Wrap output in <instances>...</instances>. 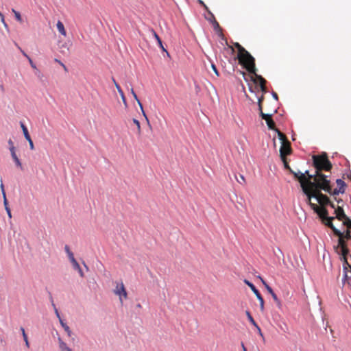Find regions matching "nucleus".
<instances>
[{
    "label": "nucleus",
    "instance_id": "1",
    "mask_svg": "<svg viewBox=\"0 0 351 351\" xmlns=\"http://www.w3.org/2000/svg\"><path fill=\"white\" fill-rule=\"evenodd\" d=\"M322 190L313 191L303 187V193L307 197V202L311 208L319 216L324 223L328 222V210L325 206L330 205L335 208V204L330 201L329 197L322 193Z\"/></svg>",
    "mask_w": 351,
    "mask_h": 351
},
{
    "label": "nucleus",
    "instance_id": "2",
    "mask_svg": "<svg viewBox=\"0 0 351 351\" xmlns=\"http://www.w3.org/2000/svg\"><path fill=\"white\" fill-rule=\"evenodd\" d=\"M234 46L238 51L237 58L241 64L250 73H255L256 71L254 58L239 43H234Z\"/></svg>",
    "mask_w": 351,
    "mask_h": 351
},
{
    "label": "nucleus",
    "instance_id": "3",
    "mask_svg": "<svg viewBox=\"0 0 351 351\" xmlns=\"http://www.w3.org/2000/svg\"><path fill=\"white\" fill-rule=\"evenodd\" d=\"M313 176L314 178L309 186L311 190H323L326 193L331 192L330 174L323 172H315Z\"/></svg>",
    "mask_w": 351,
    "mask_h": 351
},
{
    "label": "nucleus",
    "instance_id": "4",
    "mask_svg": "<svg viewBox=\"0 0 351 351\" xmlns=\"http://www.w3.org/2000/svg\"><path fill=\"white\" fill-rule=\"evenodd\" d=\"M313 167L315 168V172H323L330 174L332 165L328 160L326 153L319 155H313L312 156Z\"/></svg>",
    "mask_w": 351,
    "mask_h": 351
},
{
    "label": "nucleus",
    "instance_id": "5",
    "mask_svg": "<svg viewBox=\"0 0 351 351\" xmlns=\"http://www.w3.org/2000/svg\"><path fill=\"white\" fill-rule=\"evenodd\" d=\"M294 178L299 181L302 190L303 187L311 189L309 187L310 183H311L314 176L313 174L309 173V171L306 170L304 173L298 171L294 173Z\"/></svg>",
    "mask_w": 351,
    "mask_h": 351
},
{
    "label": "nucleus",
    "instance_id": "6",
    "mask_svg": "<svg viewBox=\"0 0 351 351\" xmlns=\"http://www.w3.org/2000/svg\"><path fill=\"white\" fill-rule=\"evenodd\" d=\"M333 219H334V217L328 218V222H325V225L330 227L332 229L334 234L339 237L338 245L337 246V249H338L339 247L340 249L346 247L348 246H347L346 242L345 241V240L343 239V233L341 232L340 230H339L334 226V225L332 223V221Z\"/></svg>",
    "mask_w": 351,
    "mask_h": 351
},
{
    "label": "nucleus",
    "instance_id": "7",
    "mask_svg": "<svg viewBox=\"0 0 351 351\" xmlns=\"http://www.w3.org/2000/svg\"><path fill=\"white\" fill-rule=\"evenodd\" d=\"M244 283L246 284L251 289V290L253 291V293H255V295H256L257 299L260 302L261 311H263V310H264V300H263V298L262 297L261 294L258 291V290L256 288V287L252 282H250L249 280H247L246 279L244 280Z\"/></svg>",
    "mask_w": 351,
    "mask_h": 351
},
{
    "label": "nucleus",
    "instance_id": "8",
    "mask_svg": "<svg viewBox=\"0 0 351 351\" xmlns=\"http://www.w3.org/2000/svg\"><path fill=\"white\" fill-rule=\"evenodd\" d=\"M114 294L119 296L121 303H123L122 298L126 299L128 298V293L125 290V286L122 282L117 283L116 288L114 290Z\"/></svg>",
    "mask_w": 351,
    "mask_h": 351
},
{
    "label": "nucleus",
    "instance_id": "9",
    "mask_svg": "<svg viewBox=\"0 0 351 351\" xmlns=\"http://www.w3.org/2000/svg\"><path fill=\"white\" fill-rule=\"evenodd\" d=\"M292 149L291 147V143L289 141L282 143L280 148V158H286L287 156L291 154Z\"/></svg>",
    "mask_w": 351,
    "mask_h": 351
},
{
    "label": "nucleus",
    "instance_id": "10",
    "mask_svg": "<svg viewBox=\"0 0 351 351\" xmlns=\"http://www.w3.org/2000/svg\"><path fill=\"white\" fill-rule=\"evenodd\" d=\"M254 75V77H252V80L255 83H258L263 93L267 92V88H266V80L260 75H258L256 73V71H255V73H253Z\"/></svg>",
    "mask_w": 351,
    "mask_h": 351
},
{
    "label": "nucleus",
    "instance_id": "11",
    "mask_svg": "<svg viewBox=\"0 0 351 351\" xmlns=\"http://www.w3.org/2000/svg\"><path fill=\"white\" fill-rule=\"evenodd\" d=\"M260 116L263 119L265 120L269 129L272 130H275L277 129L276 128V124L271 118V114H265L263 111H261L260 113Z\"/></svg>",
    "mask_w": 351,
    "mask_h": 351
},
{
    "label": "nucleus",
    "instance_id": "12",
    "mask_svg": "<svg viewBox=\"0 0 351 351\" xmlns=\"http://www.w3.org/2000/svg\"><path fill=\"white\" fill-rule=\"evenodd\" d=\"M20 125H21V129L23 130V134H24V136H25V139L29 142V146H30V149H34V143H33V141H32V140L31 138L29 133L28 132L27 128L26 127V125L22 121H20Z\"/></svg>",
    "mask_w": 351,
    "mask_h": 351
},
{
    "label": "nucleus",
    "instance_id": "13",
    "mask_svg": "<svg viewBox=\"0 0 351 351\" xmlns=\"http://www.w3.org/2000/svg\"><path fill=\"white\" fill-rule=\"evenodd\" d=\"M10 151L11 153L12 158L14 160L16 165L17 167H20L21 169H22V164H21L19 158H18V156L16 154L14 146H11L10 147Z\"/></svg>",
    "mask_w": 351,
    "mask_h": 351
},
{
    "label": "nucleus",
    "instance_id": "14",
    "mask_svg": "<svg viewBox=\"0 0 351 351\" xmlns=\"http://www.w3.org/2000/svg\"><path fill=\"white\" fill-rule=\"evenodd\" d=\"M53 306L54 307L55 313H56L57 317L59 318V320H60V322L62 326L64 328V330L67 332L68 335L71 336V331L69 327L65 323L63 322V321L62 320V319L60 316L58 309L56 308V307L55 306V305L53 304Z\"/></svg>",
    "mask_w": 351,
    "mask_h": 351
},
{
    "label": "nucleus",
    "instance_id": "15",
    "mask_svg": "<svg viewBox=\"0 0 351 351\" xmlns=\"http://www.w3.org/2000/svg\"><path fill=\"white\" fill-rule=\"evenodd\" d=\"M335 213L336 215V218L339 221H343L347 217L343 209L341 206H338L335 208Z\"/></svg>",
    "mask_w": 351,
    "mask_h": 351
},
{
    "label": "nucleus",
    "instance_id": "16",
    "mask_svg": "<svg viewBox=\"0 0 351 351\" xmlns=\"http://www.w3.org/2000/svg\"><path fill=\"white\" fill-rule=\"evenodd\" d=\"M56 27H57V29H58V32H60V34H61L64 36H66V32L65 30L64 24L62 23V21H58L56 24Z\"/></svg>",
    "mask_w": 351,
    "mask_h": 351
},
{
    "label": "nucleus",
    "instance_id": "17",
    "mask_svg": "<svg viewBox=\"0 0 351 351\" xmlns=\"http://www.w3.org/2000/svg\"><path fill=\"white\" fill-rule=\"evenodd\" d=\"M152 32L153 33V35H154V38L157 40L158 45H159V47L162 49V51H166L167 55H169V53L167 51L165 48L163 47L162 40L160 38V37L158 36V35L156 34V32L154 29H152Z\"/></svg>",
    "mask_w": 351,
    "mask_h": 351
},
{
    "label": "nucleus",
    "instance_id": "18",
    "mask_svg": "<svg viewBox=\"0 0 351 351\" xmlns=\"http://www.w3.org/2000/svg\"><path fill=\"white\" fill-rule=\"evenodd\" d=\"M275 131L278 134V136L279 140L280 141L281 144L289 141L286 135L285 134H283L282 132H281L278 129L275 130Z\"/></svg>",
    "mask_w": 351,
    "mask_h": 351
},
{
    "label": "nucleus",
    "instance_id": "19",
    "mask_svg": "<svg viewBox=\"0 0 351 351\" xmlns=\"http://www.w3.org/2000/svg\"><path fill=\"white\" fill-rule=\"evenodd\" d=\"M60 51L62 54H65L66 52L69 51V45L66 42L62 43L60 46Z\"/></svg>",
    "mask_w": 351,
    "mask_h": 351
},
{
    "label": "nucleus",
    "instance_id": "20",
    "mask_svg": "<svg viewBox=\"0 0 351 351\" xmlns=\"http://www.w3.org/2000/svg\"><path fill=\"white\" fill-rule=\"evenodd\" d=\"M211 18H212V19L210 21H211V22H212V23L213 25V27H214L215 30L216 32H221V27L219 26V24L216 21V19H215V16H214V15L213 14H211Z\"/></svg>",
    "mask_w": 351,
    "mask_h": 351
},
{
    "label": "nucleus",
    "instance_id": "21",
    "mask_svg": "<svg viewBox=\"0 0 351 351\" xmlns=\"http://www.w3.org/2000/svg\"><path fill=\"white\" fill-rule=\"evenodd\" d=\"M281 160H282V162H283V164H284V167H285V168L286 169L289 170V172H290L291 173H292V174L294 176V173H296L297 172H295V171H293L291 169V168L290 167V166H289V163H288V162H287V157H286V158H281Z\"/></svg>",
    "mask_w": 351,
    "mask_h": 351
},
{
    "label": "nucleus",
    "instance_id": "22",
    "mask_svg": "<svg viewBox=\"0 0 351 351\" xmlns=\"http://www.w3.org/2000/svg\"><path fill=\"white\" fill-rule=\"evenodd\" d=\"M3 204H4L5 209L7 212L8 217L10 218H11L12 217L11 210H10V207L8 206V199L6 197L3 198Z\"/></svg>",
    "mask_w": 351,
    "mask_h": 351
},
{
    "label": "nucleus",
    "instance_id": "23",
    "mask_svg": "<svg viewBox=\"0 0 351 351\" xmlns=\"http://www.w3.org/2000/svg\"><path fill=\"white\" fill-rule=\"evenodd\" d=\"M60 343V349L61 351H72L69 347H67L66 344L63 342L60 339H59Z\"/></svg>",
    "mask_w": 351,
    "mask_h": 351
},
{
    "label": "nucleus",
    "instance_id": "24",
    "mask_svg": "<svg viewBox=\"0 0 351 351\" xmlns=\"http://www.w3.org/2000/svg\"><path fill=\"white\" fill-rule=\"evenodd\" d=\"M336 182L339 187L338 189H339L340 190H343V191H345L346 184H345L344 181H343L341 179H337Z\"/></svg>",
    "mask_w": 351,
    "mask_h": 351
},
{
    "label": "nucleus",
    "instance_id": "25",
    "mask_svg": "<svg viewBox=\"0 0 351 351\" xmlns=\"http://www.w3.org/2000/svg\"><path fill=\"white\" fill-rule=\"evenodd\" d=\"M130 93H132V95L133 97L134 98V99L137 101V104L139 106L140 108H142V104H141V101L138 99V98L136 94L135 93L133 88H131Z\"/></svg>",
    "mask_w": 351,
    "mask_h": 351
},
{
    "label": "nucleus",
    "instance_id": "26",
    "mask_svg": "<svg viewBox=\"0 0 351 351\" xmlns=\"http://www.w3.org/2000/svg\"><path fill=\"white\" fill-rule=\"evenodd\" d=\"M21 331L22 332L23 340L25 342L26 346L29 347V341H28L27 335H26L25 329L23 327L21 328Z\"/></svg>",
    "mask_w": 351,
    "mask_h": 351
},
{
    "label": "nucleus",
    "instance_id": "27",
    "mask_svg": "<svg viewBox=\"0 0 351 351\" xmlns=\"http://www.w3.org/2000/svg\"><path fill=\"white\" fill-rule=\"evenodd\" d=\"M343 224L347 226L348 229H351V219L347 216L343 221Z\"/></svg>",
    "mask_w": 351,
    "mask_h": 351
},
{
    "label": "nucleus",
    "instance_id": "28",
    "mask_svg": "<svg viewBox=\"0 0 351 351\" xmlns=\"http://www.w3.org/2000/svg\"><path fill=\"white\" fill-rule=\"evenodd\" d=\"M246 313V315L247 317V319L248 320L250 321V322L253 325V326H256V322H255V320L254 319V318L252 317V316L251 315L250 311H247L245 312Z\"/></svg>",
    "mask_w": 351,
    "mask_h": 351
},
{
    "label": "nucleus",
    "instance_id": "29",
    "mask_svg": "<svg viewBox=\"0 0 351 351\" xmlns=\"http://www.w3.org/2000/svg\"><path fill=\"white\" fill-rule=\"evenodd\" d=\"M133 123L136 125V126L137 128L138 134L140 135L141 134V128L140 122L137 119H133Z\"/></svg>",
    "mask_w": 351,
    "mask_h": 351
},
{
    "label": "nucleus",
    "instance_id": "30",
    "mask_svg": "<svg viewBox=\"0 0 351 351\" xmlns=\"http://www.w3.org/2000/svg\"><path fill=\"white\" fill-rule=\"evenodd\" d=\"M344 192L343 190H340L339 189H335L333 190L331 189V192L328 193L332 195H337L339 193H343Z\"/></svg>",
    "mask_w": 351,
    "mask_h": 351
},
{
    "label": "nucleus",
    "instance_id": "31",
    "mask_svg": "<svg viewBox=\"0 0 351 351\" xmlns=\"http://www.w3.org/2000/svg\"><path fill=\"white\" fill-rule=\"evenodd\" d=\"M348 252H349V250H348V247H346L341 248L339 253L341 254L342 257H347Z\"/></svg>",
    "mask_w": 351,
    "mask_h": 351
},
{
    "label": "nucleus",
    "instance_id": "32",
    "mask_svg": "<svg viewBox=\"0 0 351 351\" xmlns=\"http://www.w3.org/2000/svg\"><path fill=\"white\" fill-rule=\"evenodd\" d=\"M12 12H14V16H15V18L16 19L19 21V22H22V18H21V14L16 11L15 10L12 9Z\"/></svg>",
    "mask_w": 351,
    "mask_h": 351
},
{
    "label": "nucleus",
    "instance_id": "33",
    "mask_svg": "<svg viewBox=\"0 0 351 351\" xmlns=\"http://www.w3.org/2000/svg\"><path fill=\"white\" fill-rule=\"evenodd\" d=\"M343 239H346V240H350L351 239V232L350 230H347L345 233H343Z\"/></svg>",
    "mask_w": 351,
    "mask_h": 351
},
{
    "label": "nucleus",
    "instance_id": "34",
    "mask_svg": "<svg viewBox=\"0 0 351 351\" xmlns=\"http://www.w3.org/2000/svg\"><path fill=\"white\" fill-rule=\"evenodd\" d=\"M54 61L58 62L63 68V69L64 70L65 72H66V73L68 72V69L64 63H62L60 60H59L56 58L54 60Z\"/></svg>",
    "mask_w": 351,
    "mask_h": 351
},
{
    "label": "nucleus",
    "instance_id": "35",
    "mask_svg": "<svg viewBox=\"0 0 351 351\" xmlns=\"http://www.w3.org/2000/svg\"><path fill=\"white\" fill-rule=\"evenodd\" d=\"M0 188H1V193H2V195H3V197H6V194H5V189H4V185L3 184V181H2V179H1V185H0Z\"/></svg>",
    "mask_w": 351,
    "mask_h": 351
},
{
    "label": "nucleus",
    "instance_id": "36",
    "mask_svg": "<svg viewBox=\"0 0 351 351\" xmlns=\"http://www.w3.org/2000/svg\"><path fill=\"white\" fill-rule=\"evenodd\" d=\"M272 298L274 299V300L278 304V305H280V302L279 300V299L278 298L276 294L274 292L271 294Z\"/></svg>",
    "mask_w": 351,
    "mask_h": 351
},
{
    "label": "nucleus",
    "instance_id": "37",
    "mask_svg": "<svg viewBox=\"0 0 351 351\" xmlns=\"http://www.w3.org/2000/svg\"><path fill=\"white\" fill-rule=\"evenodd\" d=\"M240 180L239 179H237V182L241 184H245V179L244 178V176L243 175H240Z\"/></svg>",
    "mask_w": 351,
    "mask_h": 351
},
{
    "label": "nucleus",
    "instance_id": "38",
    "mask_svg": "<svg viewBox=\"0 0 351 351\" xmlns=\"http://www.w3.org/2000/svg\"><path fill=\"white\" fill-rule=\"evenodd\" d=\"M71 263L73 264V267L75 269L78 270L81 268L76 260L72 262Z\"/></svg>",
    "mask_w": 351,
    "mask_h": 351
},
{
    "label": "nucleus",
    "instance_id": "39",
    "mask_svg": "<svg viewBox=\"0 0 351 351\" xmlns=\"http://www.w3.org/2000/svg\"><path fill=\"white\" fill-rule=\"evenodd\" d=\"M263 100V97H261V98H259V99H258V109H259V110H260V112H261V111H263V110H262V104H262Z\"/></svg>",
    "mask_w": 351,
    "mask_h": 351
},
{
    "label": "nucleus",
    "instance_id": "40",
    "mask_svg": "<svg viewBox=\"0 0 351 351\" xmlns=\"http://www.w3.org/2000/svg\"><path fill=\"white\" fill-rule=\"evenodd\" d=\"M68 256L71 263L75 261V258H74V255H73V252H69L68 254Z\"/></svg>",
    "mask_w": 351,
    "mask_h": 351
},
{
    "label": "nucleus",
    "instance_id": "41",
    "mask_svg": "<svg viewBox=\"0 0 351 351\" xmlns=\"http://www.w3.org/2000/svg\"><path fill=\"white\" fill-rule=\"evenodd\" d=\"M211 67H212V69H213V71L215 72V73L217 76H219V72H218V71H217V69L216 66H215L214 64H212Z\"/></svg>",
    "mask_w": 351,
    "mask_h": 351
},
{
    "label": "nucleus",
    "instance_id": "42",
    "mask_svg": "<svg viewBox=\"0 0 351 351\" xmlns=\"http://www.w3.org/2000/svg\"><path fill=\"white\" fill-rule=\"evenodd\" d=\"M141 112H142L143 115V116H144V117L145 118L146 121H147V123H149V119H148V118H147V115H146V114H145V111H144V110H143V106H142V108H141Z\"/></svg>",
    "mask_w": 351,
    "mask_h": 351
},
{
    "label": "nucleus",
    "instance_id": "43",
    "mask_svg": "<svg viewBox=\"0 0 351 351\" xmlns=\"http://www.w3.org/2000/svg\"><path fill=\"white\" fill-rule=\"evenodd\" d=\"M265 288L267 290V291L271 294L272 293H274V291L273 289L271 288V287H269L268 285H265Z\"/></svg>",
    "mask_w": 351,
    "mask_h": 351
},
{
    "label": "nucleus",
    "instance_id": "44",
    "mask_svg": "<svg viewBox=\"0 0 351 351\" xmlns=\"http://www.w3.org/2000/svg\"><path fill=\"white\" fill-rule=\"evenodd\" d=\"M254 326L256 328V329H257V330H258V333L261 337H263V333H262L261 329V328L258 326V324H256V326Z\"/></svg>",
    "mask_w": 351,
    "mask_h": 351
},
{
    "label": "nucleus",
    "instance_id": "45",
    "mask_svg": "<svg viewBox=\"0 0 351 351\" xmlns=\"http://www.w3.org/2000/svg\"><path fill=\"white\" fill-rule=\"evenodd\" d=\"M27 59L29 60V63L31 64V66L34 69H36V65L35 64L32 62V59L29 58V57H27Z\"/></svg>",
    "mask_w": 351,
    "mask_h": 351
},
{
    "label": "nucleus",
    "instance_id": "46",
    "mask_svg": "<svg viewBox=\"0 0 351 351\" xmlns=\"http://www.w3.org/2000/svg\"><path fill=\"white\" fill-rule=\"evenodd\" d=\"M15 45L17 46V47H18V48L19 49V50L21 51V53H23V55L24 56H25V57L27 58V57H29V56L26 54V53H25L24 51H23V50L21 49V47H19V46L17 45V44H16V43H15Z\"/></svg>",
    "mask_w": 351,
    "mask_h": 351
},
{
    "label": "nucleus",
    "instance_id": "47",
    "mask_svg": "<svg viewBox=\"0 0 351 351\" xmlns=\"http://www.w3.org/2000/svg\"><path fill=\"white\" fill-rule=\"evenodd\" d=\"M64 250H65V252H66L67 255L69 254V252H72L71 250H70V248L68 245H65L64 247Z\"/></svg>",
    "mask_w": 351,
    "mask_h": 351
},
{
    "label": "nucleus",
    "instance_id": "48",
    "mask_svg": "<svg viewBox=\"0 0 351 351\" xmlns=\"http://www.w3.org/2000/svg\"><path fill=\"white\" fill-rule=\"evenodd\" d=\"M258 278H260V280H261L262 283L264 285V286L265 287V285H267V283L263 280V278H262L261 276H258Z\"/></svg>",
    "mask_w": 351,
    "mask_h": 351
},
{
    "label": "nucleus",
    "instance_id": "49",
    "mask_svg": "<svg viewBox=\"0 0 351 351\" xmlns=\"http://www.w3.org/2000/svg\"><path fill=\"white\" fill-rule=\"evenodd\" d=\"M115 87H116L117 91H119V90H121V88L118 83H115Z\"/></svg>",
    "mask_w": 351,
    "mask_h": 351
},
{
    "label": "nucleus",
    "instance_id": "50",
    "mask_svg": "<svg viewBox=\"0 0 351 351\" xmlns=\"http://www.w3.org/2000/svg\"><path fill=\"white\" fill-rule=\"evenodd\" d=\"M272 95H273V97H274V98L275 99L278 100V95H277V93H274H274H272Z\"/></svg>",
    "mask_w": 351,
    "mask_h": 351
},
{
    "label": "nucleus",
    "instance_id": "51",
    "mask_svg": "<svg viewBox=\"0 0 351 351\" xmlns=\"http://www.w3.org/2000/svg\"><path fill=\"white\" fill-rule=\"evenodd\" d=\"M199 2L201 5H202L206 10L208 9L207 6L204 4V3L201 1V0H199Z\"/></svg>",
    "mask_w": 351,
    "mask_h": 351
},
{
    "label": "nucleus",
    "instance_id": "52",
    "mask_svg": "<svg viewBox=\"0 0 351 351\" xmlns=\"http://www.w3.org/2000/svg\"><path fill=\"white\" fill-rule=\"evenodd\" d=\"M77 271H78V272H79L80 275L82 277H83V276H84V273H83V271H82V269L80 268V269H78Z\"/></svg>",
    "mask_w": 351,
    "mask_h": 351
},
{
    "label": "nucleus",
    "instance_id": "53",
    "mask_svg": "<svg viewBox=\"0 0 351 351\" xmlns=\"http://www.w3.org/2000/svg\"><path fill=\"white\" fill-rule=\"evenodd\" d=\"M8 144H9V145H10V147L11 146H14V143H13V142H12V141L11 139H9V141H8Z\"/></svg>",
    "mask_w": 351,
    "mask_h": 351
},
{
    "label": "nucleus",
    "instance_id": "54",
    "mask_svg": "<svg viewBox=\"0 0 351 351\" xmlns=\"http://www.w3.org/2000/svg\"><path fill=\"white\" fill-rule=\"evenodd\" d=\"M123 104H125V106H127V101H126V99H125V97H124L123 98L121 99Z\"/></svg>",
    "mask_w": 351,
    "mask_h": 351
},
{
    "label": "nucleus",
    "instance_id": "55",
    "mask_svg": "<svg viewBox=\"0 0 351 351\" xmlns=\"http://www.w3.org/2000/svg\"><path fill=\"white\" fill-rule=\"evenodd\" d=\"M241 346H242V348H243V351H247L246 348L245 347V346H244V344L243 343H241Z\"/></svg>",
    "mask_w": 351,
    "mask_h": 351
},
{
    "label": "nucleus",
    "instance_id": "56",
    "mask_svg": "<svg viewBox=\"0 0 351 351\" xmlns=\"http://www.w3.org/2000/svg\"><path fill=\"white\" fill-rule=\"evenodd\" d=\"M0 16L1 17V22H2L3 23H5V20H4V16H3V15L2 14V16Z\"/></svg>",
    "mask_w": 351,
    "mask_h": 351
},
{
    "label": "nucleus",
    "instance_id": "57",
    "mask_svg": "<svg viewBox=\"0 0 351 351\" xmlns=\"http://www.w3.org/2000/svg\"><path fill=\"white\" fill-rule=\"evenodd\" d=\"M118 93H119V95H122V93H123V92L122 89H121V90H119L118 91Z\"/></svg>",
    "mask_w": 351,
    "mask_h": 351
},
{
    "label": "nucleus",
    "instance_id": "58",
    "mask_svg": "<svg viewBox=\"0 0 351 351\" xmlns=\"http://www.w3.org/2000/svg\"><path fill=\"white\" fill-rule=\"evenodd\" d=\"M112 81H113V83H114V85H115V83H117L114 77H112Z\"/></svg>",
    "mask_w": 351,
    "mask_h": 351
},
{
    "label": "nucleus",
    "instance_id": "59",
    "mask_svg": "<svg viewBox=\"0 0 351 351\" xmlns=\"http://www.w3.org/2000/svg\"><path fill=\"white\" fill-rule=\"evenodd\" d=\"M120 96H121V97L122 99V98H123L125 97V95H124V93H122V95H120Z\"/></svg>",
    "mask_w": 351,
    "mask_h": 351
},
{
    "label": "nucleus",
    "instance_id": "60",
    "mask_svg": "<svg viewBox=\"0 0 351 351\" xmlns=\"http://www.w3.org/2000/svg\"><path fill=\"white\" fill-rule=\"evenodd\" d=\"M3 25H4L5 27L8 28V25L6 24V23H4Z\"/></svg>",
    "mask_w": 351,
    "mask_h": 351
},
{
    "label": "nucleus",
    "instance_id": "61",
    "mask_svg": "<svg viewBox=\"0 0 351 351\" xmlns=\"http://www.w3.org/2000/svg\"><path fill=\"white\" fill-rule=\"evenodd\" d=\"M340 202H342V200H337L338 203H339Z\"/></svg>",
    "mask_w": 351,
    "mask_h": 351
},
{
    "label": "nucleus",
    "instance_id": "62",
    "mask_svg": "<svg viewBox=\"0 0 351 351\" xmlns=\"http://www.w3.org/2000/svg\"><path fill=\"white\" fill-rule=\"evenodd\" d=\"M0 16H2V13L0 12Z\"/></svg>",
    "mask_w": 351,
    "mask_h": 351
}]
</instances>
